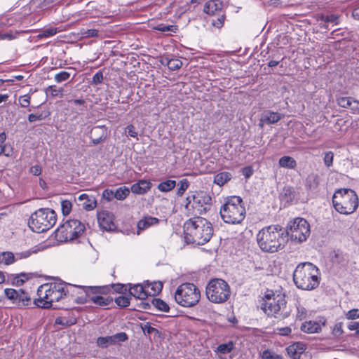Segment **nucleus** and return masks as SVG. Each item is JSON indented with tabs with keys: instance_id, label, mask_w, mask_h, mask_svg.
Returning a JSON list of instances; mask_svg holds the SVG:
<instances>
[{
	"instance_id": "nucleus-1",
	"label": "nucleus",
	"mask_w": 359,
	"mask_h": 359,
	"mask_svg": "<svg viewBox=\"0 0 359 359\" xmlns=\"http://www.w3.org/2000/svg\"><path fill=\"white\" fill-rule=\"evenodd\" d=\"M68 293L65 283L53 282L43 284L37 290L38 298L34 300V304L42 309H62L63 306L57 304L62 301Z\"/></svg>"
},
{
	"instance_id": "nucleus-2",
	"label": "nucleus",
	"mask_w": 359,
	"mask_h": 359,
	"mask_svg": "<svg viewBox=\"0 0 359 359\" xmlns=\"http://www.w3.org/2000/svg\"><path fill=\"white\" fill-rule=\"evenodd\" d=\"M213 231L211 222L201 217L190 218L184 224V239L187 243L203 245L210 241Z\"/></svg>"
},
{
	"instance_id": "nucleus-3",
	"label": "nucleus",
	"mask_w": 359,
	"mask_h": 359,
	"mask_svg": "<svg viewBox=\"0 0 359 359\" xmlns=\"http://www.w3.org/2000/svg\"><path fill=\"white\" fill-rule=\"evenodd\" d=\"M287 241L285 231L278 225L263 228L257 235L259 247L266 252L273 253L283 249Z\"/></svg>"
},
{
	"instance_id": "nucleus-4",
	"label": "nucleus",
	"mask_w": 359,
	"mask_h": 359,
	"mask_svg": "<svg viewBox=\"0 0 359 359\" xmlns=\"http://www.w3.org/2000/svg\"><path fill=\"white\" fill-rule=\"evenodd\" d=\"M320 279L318 268L311 262L298 264L293 273L295 285L304 290H311L317 287L320 283Z\"/></svg>"
},
{
	"instance_id": "nucleus-5",
	"label": "nucleus",
	"mask_w": 359,
	"mask_h": 359,
	"mask_svg": "<svg viewBox=\"0 0 359 359\" xmlns=\"http://www.w3.org/2000/svg\"><path fill=\"white\" fill-rule=\"evenodd\" d=\"M221 218L225 223L236 224L241 223L245 217V208L240 196L227 198L219 210Z\"/></svg>"
},
{
	"instance_id": "nucleus-6",
	"label": "nucleus",
	"mask_w": 359,
	"mask_h": 359,
	"mask_svg": "<svg viewBox=\"0 0 359 359\" xmlns=\"http://www.w3.org/2000/svg\"><path fill=\"white\" fill-rule=\"evenodd\" d=\"M286 300L283 294H276L268 290L263 297L261 309L268 316L276 318H285L287 316L285 312Z\"/></svg>"
},
{
	"instance_id": "nucleus-7",
	"label": "nucleus",
	"mask_w": 359,
	"mask_h": 359,
	"mask_svg": "<svg viewBox=\"0 0 359 359\" xmlns=\"http://www.w3.org/2000/svg\"><path fill=\"white\" fill-rule=\"evenodd\" d=\"M334 209L340 214L350 215L358 207V198L351 189H341L335 191L332 197Z\"/></svg>"
},
{
	"instance_id": "nucleus-8",
	"label": "nucleus",
	"mask_w": 359,
	"mask_h": 359,
	"mask_svg": "<svg viewBox=\"0 0 359 359\" xmlns=\"http://www.w3.org/2000/svg\"><path fill=\"white\" fill-rule=\"evenodd\" d=\"M56 221V213L54 210L41 208L31 215L28 225L33 231L42 233L52 228Z\"/></svg>"
},
{
	"instance_id": "nucleus-9",
	"label": "nucleus",
	"mask_w": 359,
	"mask_h": 359,
	"mask_svg": "<svg viewBox=\"0 0 359 359\" xmlns=\"http://www.w3.org/2000/svg\"><path fill=\"white\" fill-rule=\"evenodd\" d=\"M174 297L177 304L181 306L189 308L199 302L201 292L194 283H184L177 287Z\"/></svg>"
},
{
	"instance_id": "nucleus-10",
	"label": "nucleus",
	"mask_w": 359,
	"mask_h": 359,
	"mask_svg": "<svg viewBox=\"0 0 359 359\" xmlns=\"http://www.w3.org/2000/svg\"><path fill=\"white\" fill-rule=\"evenodd\" d=\"M205 294L210 302L215 304H223L229 299L231 288L224 280L213 278L207 284Z\"/></svg>"
},
{
	"instance_id": "nucleus-11",
	"label": "nucleus",
	"mask_w": 359,
	"mask_h": 359,
	"mask_svg": "<svg viewBox=\"0 0 359 359\" xmlns=\"http://www.w3.org/2000/svg\"><path fill=\"white\" fill-rule=\"evenodd\" d=\"M211 197L205 191H195L186 198L184 208L187 213L193 215H202L210 209Z\"/></svg>"
},
{
	"instance_id": "nucleus-12",
	"label": "nucleus",
	"mask_w": 359,
	"mask_h": 359,
	"mask_svg": "<svg viewBox=\"0 0 359 359\" xmlns=\"http://www.w3.org/2000/svg\"><path fill=\"white\" fill-rule=\"evenodd\" d=\"M85 231V225L80 220L71 219L56 230V237L60 241H72L80 237Z\"/></svg>"
},
{
	"instance_id": "nucleus-13",
	"label": "nucleus",
	"mask_w": 359,
	"mask_h": 359,
	"mask_svg": "<svg viewBox=\"0 0 359 359\" xmlns=\"http://www.w3.org/2000/svg\"><path fill=\"white\" fill-rule=\"evenodd\" d=\"M287 236H290L292 240L299 243L305 241L310 235V225L308 222L300 217H297L291 221L287 226Z\"/></svg>"
},
{
	"instance_id": "nucleus-14",
	"label": "nucleus",
	"mask_w": 359,
	"mask_h": 359,
	"mask_svg": "<svg viewBox=\"0 0 359 359\" xmlns=\"http://www.w3.org/2000/svg\"><path fill=\"white\" fill-rule=\"evenodd\" d=\"M6 297L18 308H24L32 302L30 294L22 289L6 288L4 290Z\"/></svg>"
},
{
	"instance_id": "nucleus-15",
	"label": "nucleus",
	"mask_w": 359,
	"mask_h": 359,
	"mask_svg": "<svg viewBox=\"0 0 359 359\" xmlns=\"http://www.w3.org/2000/svg\"><path fill=\"white\" fill-rule=\"evenodd\" d=\"M96 290H92L88 302L90 301L95 305L100 307H108L113 303V299L107 296L109 288L107 286L97 287L93 286Z\"/></svg>"
},
{
	"instance_id": "nucleus-16",
	"label": "nucleus",
	"mask_w": 359,
	"mask_h": 359,
	"mask_svg": "<svg viewBox=\"0 0 359 359\" xmlns=\"http://www.w3.org/2000/svg\"><path fill=\"white\" fill-rule=\"evenodd\" d=\"M69 293L74 298L75 302L77 304H85L88 302L92 290H96L93 286L83 287L76 285H67Z\"/></svg>"
},
{
	"instance_id": "nucleus-17",
	"label": "nucleus",
	"mask_w": 359,
	"mask_h": 359,
	"mask_svg": "<svg viewBox=\"0 0 359 359\" xmlns=\"http://www.w3.org/2000/svg\"><path fill=\"white\" fill-rule=\"evenodd\" d=\"M97 221L100 226L106 231H112L116 228L114 215L107 210H102L97 213Z\"/></svg>"
},
{
	"instance_id": "nucleus-18",
	"label": "nucleus",
	"mask_w": 359,
	"mask_h": 359,
	"mask_svg": "<svg viewBox=\"0 0 359 359\" xmlns=\"http://www.w3.org/2000/svg\"><path fill=\"white\" fill-rule=\"evenodd\" d=\"M109 135V131L105 126H94L90 131V139L93 144L97 145L104 142Z\"/></svg>"
},
{
	"instance_id": "nucleus-19",
	"label": "nucleus",
	"mask_w": 359,
	"mask_h": 359,
	"mask_svg": "<svg viewBox=\"0 0 359 359\" xmlns=\"http://www.w3.org/2000/svg\"><path fill=\"white\" fill-rule=\"evenodd\" d=\"M337 104L343 108L350 109L353 114H359V101L352 97H338Z\"/></svg>"
},
{
	"instance_id": "nucleus-20",
	"label": "nucleus",
	"mask_w": 359,
	"mask_h": 359,
	"mask_svg": "<svg viewBox=\"0 0 359 359\" xmlns=\"http://www.w3.org/2000/svg\"><path fill=\"white\" fill-rule=\"evenodd\" d=\"M325 320L323 318L319 320L306 321L301 325V330L304 332L313 334L318 333L321 331L322 326L325 325Z\"/></svg>"
},
{
	"instance_id": "nucleus-21",
	"label": "nucleus",
	"mask_w": 359,
	"mask_h": 359,
	"mask_svg": "<svg viewBox=\"0 0 359 359\" xmlns=\"http://www.w3.org/2000/svg\"><path fill=\"white\" fill-rule=\"evenodd\" d=\"M305 350L306 346L302 342L294 343L286 348L288 355L292 359H302Z\"/></svg>"
},
{
	"instance_id": "nucleus-22",
	"label": "nucleus",
	"mask_w": 359,
	"mask_h": 359,
	"mask_svg": "<svg viewBox=\"0 0 359 359\" xmlns=\"http://www.w3.org/2000/svg\"><path fill=\"white\" fill-rule=\"evenodd\" d=\"M159 219L156 217L151 216H145L137 224V234L140 233V231H144L151 226H156L159 223Z\"/></svg>"
},
{
	"instance_id": "nucleus-23",
	"label": "nucleus",
	"mask_w": 359,
	"mask_h": 359,
	"mask_svg": "<svg viewBox=\"0 0 359 359\" xmlns=\"http://www.w3.org/2000/svg\"><path fill=\"white\" fill-rule=\"evenodd\" d=\"M130 294L135 298L144 299L149 296V289L141 284H137L130 287Z\"/></svg>"
},
{
	"instance_id": "nucleus-24",
	"label": "nucleus",
	"mask_w": 359,
	"mask_h": 359,
	"mask_svg": "<svg viewBox=\"0 0 359 359\" xmlns=\"http://www.w3.org/2000/svg\"><path fill=\"white\" fill-rule=\"evenodd\" d=\"M222 6L223 4L220 0H209L205 3L203 11L208 15H213L217 11H220Z\"/></svg>"
},
{
	"instance_id": "nucleus-25",
	"label": "nucleus",
	"mask_w": 359,
	"mask_h": 359,
	"mask_svg": "<svg viewBox=\"0 0 359 359\" xmlns=\"http://www.w3.org/2000/svg\"><path fill=\"white\" fill-rule=\"evenodd\" d=\"M283 116L278 112H273L271 111H267L264 112L260 119L262 123L260 126L262 127L263 123L273 124L279 121L282 118Z\"/></svg>"
},
{
	"instance_id": "nucleus-26",
	"label": "nucleus",
	"mask_w": 359,
	"mask_h": 359,
	"mask_svg": "<svg viewBox=\"0 0 359 359\" xmlns=\"http://www.w3.org/2000/svg\"><path fill=\"white\" fill-rule=\"evenodd\" d=\"M151 187V183L147 180H140L133 184L131 187V191L136 194H144L147 193Z\"/></svg>"
},
{
	"instance_id": "nucleus-27",
	"label": "nucleus",
	"mask_w": 359,
	"mask_h": 359,
	"mask_svg": "<svg viewBox=\"0 0 359 359\" xmlns=\"http://www.w3.org/2000/svg\"><path fill=\"white\" fill-rule=\"evenodd\" d=\"M278 163L280 167L287 169H294L297 166L296 161L289 156L281 157L278 161Z\"/></svg>"
},
{
	"instance_id": "nucleus-28",
	"label": "nucleus",
	"mask_w": 359,
	"mask_h": 359,
	"mask_svg": "<svg viewBox=\"0 0 359 359\" xmlns=\"http://www.w3.org/2000/svg\"><path fill=\"white\" fill-rule=\"evenodd\" d=\"M231 174L229 172H222L215 176L214 182L219 186H222L231 179Z\"/></svg>"
},
{
	"instance_id": "nucleus-29",
	"label": "nucleus",
	"mask_w": 359,
	"mask_h": 359,
	"mask_svg": "<svg viewBox=\"0 0 359 359\" xmlns=\"http://www.w3.org/2000/svg\"><path fill=\"white\" fill-rule=\"evenodd\" d=\"M146 287L149 289V296H155L158 294L163 288V283L160 281L148 283Z\"/></svg>"
},
{
	"instance_id": "nucleus-30",
	"label": "nucleus",
	"mask_w": 359,
	"mask_h": 359,
	"mask_svg": "<svg viewBox=\"0 0 359 359\" xmlns=\"http://www.w3.org/2000/svg\"><path fill=\"white\" fill-rule=\"evenodd\" d=\"M176 186V181L168 180L159 183L157 186L158 189L161 192H168L172 190Z\"/></svg>"
},
{
	"instance_id": "nucleus-31",
	"label": "nucleus",
	"mask_w": 359,
	"mask_h": 359,
	"mask_svg": "<svg viewBox=\"0 0 359 359\" xmlns=\"http://www.w3.org/2000/svg\"><path fill=\"white\" fill-rule=\"evenodd\" d=\"M129 193L130 191L127 187H121L114 191V198L118 200L122 201L124 200L129 195Z\"/></svg>"
},
{
	"instance_id": "nucleus-32",
	"label": "nucleus",
	"mask_w": 359,
	"mask_h": 359,
	"mask_svg": "<svg viewBox=\"0 0 359 359\" xmlns=\"http://www.w3.org/2000/svg\"><path fill=\"white\" fill-rule=\"evenodd\" d=\"M154 29L161 32H173L175 33L177 30V27L176 25H164L159 24L154 27Z\"/></svg>"
},
{
	"instance_id": "nucleus-33",
	"label": "nucleus",
	"mask_w": 359,
	"mask_h": 359,
	"mask_svg": "<svg viewBox=\"0 0 359 359\" xmlns=\"http://www.w3.org/2000/svg\"><path fill=\"white\" fill-rule=\"evenodd\" d=\"M189 187V182L187 179H182L178 182V188L176 194L178 196H182L187 190Z\"/></svg>"
},
{
	"instance_id": "nucleus-34",
	"label": "nucleus",
	"mask_w": 359,
	"mask_h": 359,
	"mask_svg": "<svg viewBox=\"0 0 359 359\" xmlns=\"http://www.w3.org/2000/svg\"><path fill=\"white\" fill-rule=\"evenodd\" d=\"M152 304L159 311L164 312H168L170 309L167 303L160 299L154 298L152 299Z\"/></svg>"
},
{
	"instance_id": "nucleus-35",
	"label": "nucleus",
	"mask_w": 359,
	"mask_h": 359,
	"mask_svg": "<svg viewBox=\"0 0 359 359\" xmlns=\"http://www.w3.org/2000/svg\"><path fill=\"white\" fill-rule=\"evenodd\" d=\"M57 33V29L56 27H49V28H46V29L41 30L37 36L39 39L48 38V37L54 36Z\"/></svg>"
},
{
	"instance_id": "nucleus-36",
	"label": "nucleus",
	"mask_w": 359,
	"mask_h": 359,
	"mask_svg": "<svg viewBox=\"0 0 359 359\" xmlns=\"http://www.w3.org/2000/svg\"><path fill=\"white\" fill-rule=\"evenodd\" d=\"M97 344L101 348H106L110 344H114L113 338H111V336L98 337Z\"/></svg>"
},
{
	"instance_id": "nucleus-37",
	"label": "nucleus",
	"mask_w": 359,
	"mask_h": 359,
	"mask_svg": "<svg viewBox=\"0 0 359 359\" xmlns=\"http://www.w3.org/2000/svg\"><path fill=\"white\" fill-rule=\"evenodd\" d=\"M182 65V62L180 59L172 58L168 60L167 66L172 71L177 70L181 68Z\"/></svg>"
},
{
	"instance_id": "nucleus-38",
	"label": "nucleus",
	"mask_w": 359,
	"mask_h": 359,
	"mask_svg": "<svg viewBox=\"0 0 359 359\" xmlns=\"http://www.w3.org/2000/svg\"><path fill=\"white\" fill-rule=\"evenodd\" d=\"M1 262L6 265L13 264L15 262V256L11 252H4L1 256Z\"/></svg>"
},
{
	"instance_id": "nucleus-39",
	"label": "nucleus",
	"mask_w": 359,
	"mask_h": 359,
	"mask_svg": "<svg viewBox=\"0 0 359 359\" xmlns=\"http://www.w3.org/2000/svg\"><path fill=\"white\" fill-rule=\"evenodd\" d=\"M233 346H234L233 342L230 341L229 343L222 344L219 345L217 349L218 352H219L220 353L226 354L230 353L233 350Z\"/></svg>"
},
{
	"instance_id": "nucleus-40",
	"label": "nucleus",
	"mask_w": 359,
	"mask_h": 359,
	"mask_svg": "<svg viewBox=\"0 0 359 359\" xmlns=\"http://www.w3.org/2000/svg\"><path fill=\"white\" fill-rule=\"evenodd\" d=\"M261 357L262 359H283L282 355L275 353L269 349L264 350Z\"/></svg>"
},
{
	"instance_id": "nucleus-41",
	"label": "nucleus",
	"mask_w": 359,
	"mask_h": 359,
	"mask_svg": "<svg viewBox=\"0 0 359 359\" xmlns=\"http://www.w3.org/2000/svg\"><path fill=\"white\" fill-rule=\"evenodd\" d=\"M70 76L71 74L69 72L62 71L55 75L54 79L57 83H61L67 81Z\"/></svg>"
},
{
	"instance_id": "nucleus-42",
	"label": "nucleus",
	"mask_w": 359,
	"mask_h": 359,
	"mask_svg": "<svg viewBox=\"0 0 359 359\" xmlns=\"http://www.w3.org/2000/svg\"><path fill=\"white\" fill-rule=\"evenodd\" d=\"M97 201L94 198H88L83 203V208L87 211H90L95 208Z\"/></svg>"
},
{
	"instance_id": "nucleus-43",
	"label": "nucleus",
	"mask_w": 359,
	"mask_h": 359,
	"mask_svg": "<svg viewBox=\"0 0 359 359\" xmlns=\"http://www.w3.org/2000/svg\"><path fill=\"white\" fill-rule=\"evenodd\" d=\"M72 208V203L68 200H64L61 202V210L64 215H68Z\"/></svg>"
},
{
	"instance_id": "nucleus-44",
	"label": "nucleus",
	"mask_w": 359,
	"mask_h": 359,
	"mask_svg": "<svg viewBox=\"0 0 359 359\" xmlns=\"http://www.w3.org/2000/svg\"><path fill=\"white\" fill-rule=\"evenodd\" d=\"M320 20L325 22H332L334 23V25H338L339 23L338 16L334 14L327 15H321L320 17Z\"/></svg>"
},
{
	"instance_id": "nucleus-45",
	"label": "nucleus",
	"mask_w": 359,
	"mask_h": 359,
	"mask_svg": "<svg viewBox=\"0 0 359 359\" xmlns=\"http://www.w3.org/2000/svg\"><path fill=\"white\" fill-rule=\"evenodd\" d=\"M47 92H48L53 97H62L63 89L62 88H57L55 86H50L48 88Z\"/></svg>"
},
{
	"instance_id": "nucleus-46",
	"label": "nucleus",
	"mask_w": 359,
	"mask_h": 359,
	"mask_svg": "<svg viewBox=\"0 0 359 359\" xmlns=\"http://www.w3.org/2000/svg\"><path fill=\"white\" fill-rule=\"evenodd\" d=\"M115 302L121 307H126L130 304V299L125 296H119L115 299Z\"/></svg>"
},
{
	"instance_id": "nucleus-47",
	"label": "nucleus",
	"mask_w": 359,
	"mask_h": 359,
	"mask_svg": "<svg viewBox=\"0 0 359 359\" xmlns=\"http://www.w3.org/2000/svg\"><path fill=\"white\" fill-rule=\"evenodd\" d=\"M334 158V154L332 151H327L324 154L323 161L325 165L330 168L332 165Z\"/></svg>"
},
{
	"instance_id": "nucleus-48",
	"label": "nucleus",
	"mask_w": 359,
	"mask_h": 359,
	"mask_svg": "<svg viewBox=\"0 0 359 359\" xmlns=\"http://www.w3.org/2000/svg\"><path fill=\"white\" fill-rule=\"evenodd\" d=\"M81 34L83 37H96L98 36V30L96 29H82Z\"/></svg>"
},
{
	"instance_id": "nucleus-49",
	"label": "nucleus",
	"mask_w": 359,
	"mask_h": 359,
	"mask_svg": "<svg viewBox=\"0 0 359 359\" xmlns=\"http://www.w3.org/2000/svg\"><path fill=\"white\" fill-rule=\"evenodd\" d=\"M30 96L28 94L24 95L19 97V104L21 107H28L30 104Z\"/></svg>"
},
{
	"instance_id": "nucleus-50",
	"label": "nucleus",
	"mask_w": 359,
	"mask_h": 359,
	"mask_svg": "<svg viewBox=\"0 0 359 359\" xmlns=\"http://www.w3.org/2000/svg\"><path fill=\"white\" fill-rule=\"evenodd\" d=\"M307 316V311L306 309L301 306H299L297 307V314L296 318L297 319L299 320H302L303 319L306 318Z\"/></svg>"
},
{
	"instance_id": "nucleus-51",
	"label": "nucleus",
	"mask_w": 359,
	"mask_h": 359,
	"mask_svg": "<svg viewBox=\"0 0 359 359\" xmlns=\"http://www.w3.org/2000/svg\"><path fill=\"white\" fill-rule=\"evenodd\" d=\"M18 33L13 32H9L6 33H0V41L2 40H8L11 41L17 38Z\"/></svg>"
},
{
	"instance_id": "nucleus-52",
	"label": "nucleus",
	"mask_w": 359,
	"mask_h": 359,
	"mask_svg": "<svg viewBox=\"0 0 359 359\" xmlns=\"http://www.w3.org/2000/svg\"><path fill=\"white\" fill-rule=\"evenodd\" d=\"M113 338L114 344L117 341H125L128 339V336L125 332H119L116 334L115 335L111 336Z\"/></svg>"
},
{
	"instance_id": "nucleus-53",
	"label": "nucleus",
	"mask_w": 359,
	"mask_h": 359,
	"mask_svg": "<svg viewBox=\"0 0 359 359\" xmlns=\"http://www.w3.org/2000/svg\"><path fill=\"white\" fill-rule=\"evenodd\" d=\"M224 20L225 15H221L216 20H212V25L217 28H221L224 25Z\"/></svg>"
},
{
	"instance_id": "nucleus-54",
	"label": "nucleus",
	"mask_w": 359,
	"mask_h": 359,
	"mask_svg": "<svg viewBox=\"0 0 359 359\" xmlns=\"http://www.w3.org/2000/svg\"><path fill=\"white\" fill-rule=\"evenodd\" d=\"M102 198L107 201H111L114 198V191L111 189H105L102 192Z\"/></svg>"
},
{
	"instance_id": "nucleus-55",
	"label": "nucleus",
	"mask_w": 359,
	"mask_h": 359,
	"mask_svg": "<svg viewBox=\"0 0 359 359\" xmlns=\"http://www.w3.org/2000/svg\"><path fill=\"white\" fill-rule=\"evenodd\" d=\"M346 318L348 319L354 320L359 318V310L354 309H351L346 313Z\"/></svg>"
},
{
	"instance_id": "nucleus-56",
	"label": "nucleus",
	"mask_w": 359,
	"mask_h": 359,
	"mask_svg": "<svg viewBox=\"0 0 359 359\" xmlns=\"http://www.w3.org/2000/svg\"><path fill=\"white\" fill-rule=\"evenodd\" d=\"M276 331H277V333L280 335L287 336L291 333L292 330L290 327L287 326V327H280V328L278 327L276 329Z\"/></svg>"
},
{
	"instance_id": "nucleus-57",
	"label": "nucleus",
	"mask_w": 359,
	"mask_h": 359,
	"mask_svg": "<svg viewBox=\"0 0 359 359\" xmlns=\"http://www.w3.org/2000/svg\"><path fill=\"white\" fill-rule=\"evenodd\" d=\"M103 81V74L102 72H97L93 76V82L95 84L102 83Z\"/></svg>"
},
{
	"instance_id": "nucleus-58",
	"label": "nucleus",
	"mask_w": 359,
	"mask_h": 359,
	"mask_svg": "<svg viewBox=\"0 0 359 359\" xmlns=\"http://www.w3.org/2000/svg\"><path fill=\"white\" fill-rule=\"evenodd\" d=\"M342 332H343L342 323H338L335 324V325L333 328V334L335 336H339L342 334Z\"/></svg>"
},
{
	"instance_id": "nucleus-59",
	"label": "nucleus",
	"mask_w": 359,
	"mask_h": 359,
	"mask_svg": "<svg viewBox=\"0 0 359 359\" xmlns=\"http://www.w3.org/2000/svg\"><path fill=\"white\" fill-rule=\"evenodd\" d=\"M126 131L129 136L133 137H136L137 136V133L135 130V128L133 125H129L126 127Z\"/></svg>"
},
{
	"instance_id": "nucleus-60",
	"label": "nucleus",
	"mask_w": 359,
	"mask_h": 359,
	"mask_svg": "<svg viewBox=\"0 0 359 359\" xmlns=\"http://www.w3.org/2000/svg\"><path fill=\"white\" fill-rule=\"evenodd\" d=\"M242 173L245 177V178H249L253 174V169L250 166L245 167L242 170Z\"/></svg>"
},
{
	"instance_id": "nucleus-61",
	"label": "nucleus",
	"mask_w": 359,
	"mask_h": 359,
	"mask_svg": "<svg viewBox=\"0 0 359 359\" xmlns=\"http://www.w3.org/2000/svg\"><path fill=\"white\" fill-rule=\"evenodd\" d=\"M29 172L35 176H39L41 173V168L38 165H33L30 168Z\"/></svg>"
},
{
	"instance_id": "nucleus-62",
	"label": "nucleus",
	"mask_w": 359,
	"mask_h": 359,
	"mask_svg": "<svg viewBox=\"0 0 359 359\" xmlns=\"http://www.w3.org/2000/svg\"><path fill=\"white\" fill-rule=\"evenodd\" d=\"M43 118L42 114H30L28 116V121L31 123L34 122L36 121H40Z\"/></svg>"
},
{
	"instance_id": "nucleus-63",
	"label": "nucleus",
	"mask_w": 359,
	"mask_h": 359,
	"mask_svg": "<svg viewBox=\"0 0 359 359\" xmlns=\"http://www.w3.org/2000/svg\"><path fill=\"white\" fill-rule=\"evenodd\" d=\"M114 290L118 293H122L123 290H126L125 286L121 284H115L112 285Z\"/></svg>"
},
{
	"instance_id": "nucleus-64",
	"label": "nucleus",
	"mask_w": 359,
	"mask_h": 359,
	"mask_svg": "<svg viewBox=\"0 0 359 359\" xmlns=\"http://www.w3.org/2000/svg\"><path fill=\"white\" fill-rule=\"evenodd\" d=\"M142 330L144 331V333H147L148 334H151L153 332L156 331V330L151 327V325L147 324L145 325L143 327H142Z\"/></svg>"
}]
</instances>
